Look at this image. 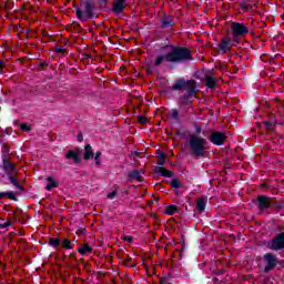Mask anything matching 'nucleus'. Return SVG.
Masks as SVG:
<instances>
[{
  "label": "nucleus",
  "mask_w": 284,
  "mask_h": 284,
  "mask_svg": "<svg viewBox=\"0 0 284 284\" xmlns=\"http://www.w3.org/2000/svg\"><path fill=\"white\" fill-rule=\"evenodd\" d=\"M173 92H181L186 90V93L180 95L181 108L190 105L192 108V98L199 94V82L196 80H185V78H179L175 80L174 84L171 87Z\"/></svg>",
  "instance_id": "1"
},
{
  "label": "nucleus",
  "mask_w": 284,
  "mask_h": 284,
  "mask_svg": "<svg viewBox=\"0 0 284 284\" xmlns=\"http://www.w3.org/2000/svg\"><path fill=\"white\" fill-rule=\"evenodd\" d=\"M207 139L203 138L196 133H192L189 135V151L191 156L194 159H204L205 154H207Z\"/></svg>",
  "instance_id": "2"
},
{
  "label": "nucleus",
  "mask_w": 284,
  "mask_h": 284,
  "mask_svg": "<svg viewBox=\"0 0 284 284\" xmlns=\"http://www.w3.org/2000/svg\"><path fill=\"white\" fill-rule=\"evenodd\" d=\"M166 48H170L169 54L171 55L172 63L183 64L189 61H194V57H192V49H190V47L166 44L162 49L165 50Z\"/></svg>",
  "instance_id": "3"
},
{
  "label": "nucleus",
  "mask_w": 284,
  "mask_h": 284,
  "mask_svg": "<svg viewBox=\"0 0 284 284\" xmlns=\"http://www.w3.org/2000/svg\"><path fill=\"white\" fill-rule=\"evenodd\" d=\"M75 17L79 21L85 22L88 19H94L97 13L94 10L97 9V4H94V0H80V7L74 6Z\"/></svg>",
  "instance_id": "4"
},
{
  "label": "nucleus",
  "mask_w": 284,
  "mask_h": 284,
  "mask_svg": "<svg viewBox=\"0 0 284 284\" xmlns=\"http://www.w3.org/2000/svg\"><path fill=\"white\" fill-rule=\"evenodd\" d=\"M2 170L4 174L8 176V180L11 184L14 185L20 192H26V189L19 183V180H17V176L19 175V169H17V165L10 160H8V155H2Z\"/></svg>",
  "instance_id": "5"
},
{
  "label": "nucleus",
  "mask_w": 284,
  "mask_h": 284,
  "mask_svg": "<svg viewBox=\"0 0 284 284\" xmlns=\"http://www.w3.org/2000/svg\"><path fill=\"white\" fill-rule=\"evenodd\" d=\"M231 34L233 43H241L242 39H245L250 34V27L244 22L233 21L231 22Z\"/></svg>",
  "instance_id": "6"
},
{
  "label": "nucleus",
  "mask_w": 284,
  "mask_h": 284,
  "mask_svg": "<svg viewBox=\"0 0 284 284\" xmlns=\"http://www.w3.org/2000/svg\"><path fill=\"white\" fill-rule=\"evenodd\" d=\"M206 141H209V143H212V145L221 148L227 142V133L225 131L212 130L207 135Z\"/></svg>",
  "instance_id": "7"
},
{
  "label": "nucleus",
  "mask_w": 284,
  "mask_h": 284,
  "mask_svg": "<svg viewBox=\"0 0 284 284\" xmlns=\"http://www.w3.org/2000/svg\"><path fill=\"white\" fill-rule=\"evenodd\" d=\"M264 263H266L264 267V274H270L272 270H274L278 265V257L274 253H265L263 255Z\"/></svg>",
  "instance_id": "8"
},
{
  "label": "nucleus",
  "mask_w": 284,
  "mask_h": 284,
  "mask_svg": "<svg viewBox=\"0 0 284 284\" xmlns=\"http://www.w3.org/2000/svg\"><path fill=\"white\" fill-rule=\"evenodd\" d=\"M254 205L257 206L260 212H265V210H270V207H272V197L264 194H258L254 201Z\"/></svg>",
  "instance_id": "9"
},
{
  "label": "nucleus",
  "mask_w": 284,
  "mask_h": 284,
  "mask_svg": "<svg viewBox=\"0 0 284 284\" xmlns=\"http://www.w3.org/2000/svg\"><path fill=\"white\" fill-rule=\"evenodd\" d=\"M81 152H83L81 148H77L75 151L69 150L67 151L64 159L67 161H72L74 165H81V163H83V158H81Z\"/></svg>",
  "instance_id": "10"
},
{
  "label": "nucleus",
  "mask_w": 284,
  "mask_h": 284,
  "mask_svg": "<svg viewBox=\"0 0 284 284\" xmlns=\"http://www.w3.org/2000/svg\"><path fill=\"white\" fill-rule=\"evenodd\" d=\"M232 45H234V41H232V38L224 37L217 44V48L222 54H227L229 50H232Z\"/></svg>",
  "instance_id": "11"
},
{
  "label": "nucleus",
  "mask_w": 284,
  "mask_h": 284,
  "mask_svg": "<svg viewBox=\"0 0 284 284\" xmlns=\"http://www.w3.org/2000/svg\"><path fill=\"white\" fill-rule=\"evenodd\" d=\"M176 26V22H174V17L172 16H168L164 14L161 19H160V26L159 28L161 30H165L168 28H174Z\"/></svg>",
  "instance_id": "12"
},
{
  "label": "nucleus",
  "mask_w": 284,
  "mask_h": 284,
  "mask_svg": "<svg viewBox=\"0 0 284 284\" xmlns=\"http://www.w3.org/2000/svg\"><path fill=\"white\" fill-rule=\"evenodd\" d=\"M163 63H172V58L170 55V51L166 52L165 54H159L155 58L154 65L155 68H161Z\"/></svg>",
  "instance_id": "13"
},
{
  "label": "nucleus",
  "mask_w": 284,
  "mask_h": 284,
  "mask_svg": "<svg viewBox=\"0 0 284 284\" xmlns=\"http://www.w3.org/2000/svg\"><path fill=\"white\" fill-rule=\"evenodd\" d=\"M126 1L128 0H114L113 7H112V12H114V14H121V12H123V10H125Z\"/></svg>",
  "instance_id": "14"
},
{
  "label": "nucleus",
  "mask_w": 284,
  "mask_h": 284,
  "mask_svg": "<svg viewBox=\"0 0 284 284\" xmlns=\"http://www.w3.org/2000/svg\"><path fill=\"white\" fill-rule=\"evenodd\" d=\"M155 154L158 156V168H162L165 165V160L168 159V155L161 150H156Z\"/></svg>",
  "instance_id": "15"
},
{
  "label": "nucleus",
  "mask_w": 284,
  "mask_h": 284,
  "mask_svg": "<svg viewBox=\"0 0 284 284\" xmlns=\"http://www.w3.org/2000/svg\"><path fill=\"white\" fill-rule=\"evenodd\" d=\"M84 161H90V159H94V151H92V145L87 144L84 146Z\"/></svg>",
  "instance_id": "16"
},
{
  "label": "nucleus",
  "mask_w": 284,
  "mask_h": 284,
  "mask_svg": "<svg viewBox=\"0 0 284 284\" xmlns=\"http://www.w3.org/2000/svg\"><path fill=\"white\" fill-rule=\"evenodd\" d=\"M207 205V201L205 200V197H199L196 200V210L197 212H205V206Z\"/></svg>",
  "instance_id": "17"
},
{
  "label": "nucleus",
  "mask_w": 284,
  "mask_h": 284,
  "mask_svg": "<svg viewBox=\"0 0 284 284\" xmlns=\"http://www.w3.org/2000/svg\"><path fill=\"white\" fill-rule=\"evenodd\" d=\"M78 252L81 254V256H85V254H92V246H90L88 243H84L78 248Z\"/></svg>",
  "instance_id": "18"
},
{
  "label": "nucleus",
  "mask_w": 284,
  "mask_h": 284,
  "mask_svg": "<svg viewBox=\"0 0 284 284\" xmlns=\"http://www.w3.org/2000/svg\"><path fill=\"white\" fill-rule=\"evenodd\" d=\"M170 121H175V123H181V118H179V109H172L168 114Z\"/></svg>",
  "instance_id": "19"
},
{
  "label": "nucleus",
  "mask_w": 284,
  "mask_h": 284,
  "mask_svg": "<svg viewBox=\"0 0 284 284\" xmlns=\"http://www.w3.org/2000/svg\"><path fill=\"white\" fill-rule=\"evenodd\" d=\"M128 179H129V181H139V182H141L142 181L141 180V171L134 170V171L129 172Z\"/></svg>",
  "instance_id": "20"
},
{
  "label": "nucleus",
  "mask_w": 284,
  "mask_h": 284,
  "mask_svg": "<svg viewBox=\"0 0 284 284\" xmlns=\"http://www.w3.org/2000/svg\"><path fill=\"white\" fill-rule=\"evenodd\" d=\"M205 81V85L209 88V90H214L216 88V79L214 77L206 75Z\"/></svg>",
  "instance_id": "21"
},
{
  "label": "nucleus",
  "mask_w": 284,
  "mask_h": 284,
  "mask_svg": "<svg viewBox=\"0 0 284 284\" xmlns=\"http://www.w3.org/2000/svg\"><path fill=\"white\" fill-rule=\"evenodd\" d=\"M47 181H48V184H47V186H45V190H47L48 192H51L53 187H59V182L54 181V178L49 176V178L47 179Z\"/></svg>",
  "instance_id": "22"
},
{
  "label": "nucleus",
  "mask_w": 284,
  "mask_h": 284,
  "mask_svg": "<svg viewBox=\"0 0 284 284\" xmlns=\"http://www.w3.org/2000/svg\"><path fill=\"white\" fill-rule=\"evenodd\" d=\"M171 190H181L183 187V182L179 178L170 181Z\"/></svg>",
  "instance_id": "23"
},
{
  "label": "nucleus",
  "mask_w": 284,
  "mask_h": 284,
  "mask_svg": "<svg viewBox=\"0 0 284 284\" xmlns=\"http://www.w3.org/2000/svg\"><path fill=\"white\" fill-rule=\"evenodd\" d=\"M49 246L53 247L54 250H59V247H61V239L50 237L49 239Z\"/></svg>",
  "instance_id": "24"
},
{
  "label": "nucleus",
  "mask_w": 284,
  "mask_h": 284,
  "mask_svg": "<svg viewBox=\"0 0 284 284\" xmlns=\"http://www.w3.org/2000/svg\"><path fill=\"white\" fill-rule=\"evenodd\" d=\"M271 207H273V210H276V212H281V210H283L284 207V199H282L281 201H271Z\"/></svg>",
  "instance_id": "25"
},
{
  "label": "nucleus",
  "mask_w": 284,
  "mask_h": 284,
  "mask_svg": "<svg viewBox=\"0 0 284 284\" xmlns=\"http://www.w3.org/2000/svg\"><path fill=\"white\" fill-rule=\"evenodd\" d=\"M176 212H179V206L171 204V205L166 206L164 214H168V216H174V214H176Z\"/></svg>",
  "instance_id": "26"
},
{
  "label": "nucleus",
  "mask_w": 284,
  "mask_h": 284,
  "mask_svg": "<svg viewBox=\"0 0 284 284\" xmlns=\"http://www.w3.org/2000/svg\"><path fill=\"white\" fill-rule=\"evenodd\" d=\"M14 8V0H7L4 4L1 6V9L4 12H10Z\"/></svg>",
  "instance_id": "27"
},
{
  "label": "nucleus",
  "mask_w": 284,
  "mask_h": 284,
  "mask_svg": "<svg viewBox=\"0 0 284 284\" xmlns=\"http://www.w3.org/2000/svg\"><path fill=\"white\" fill-rule=\"evenodd\" d=\"M239 7L243 12H247L250 10V0H240Z\"/></svg>",
  "instance_id": "28"
},
{
  "label": "nucleus",
  "mask_w": 284,
  "mask_h": 284,
  "mask_svg": "<svg viewBox=\"0 0 284 284\" xmlns=\"http://www.w3.org/2000/svg\"><path fill=\"white\" fill-rule=\"evenodd\" d=\"M153 174H156L158 176H165V168L153 166Z\"/></svg>",
  "instance_id": "29"
},
{
  "label": "nucleus",
  "mask_w": 284,
  "mask_h": 284,
  "mask_svg": "<svg viewBox=\"0 0 284 284\" xmlns=\"http://www.w3.org/2000/svg\"><path fill=\"white\" fill-rule=\"evenodd\" d=\"M98 8L101 12H105L108 10V0H99Z\"/></svg>",
  "instance_id": "30"
},
{
  "label": "nucleus",
  "mask_w": 284,
  "mask_h": 284,
  "mask_svg": "<svg viewBox=\"0 0 284 284\" xmlns=\"http://www.w3.org/2000/svg\"><path fill=\"white\" fill-rule=\"evenodd\" d=\"M53 52L55 54H68V49H63L62 47H60L59 44H55L54 49H53Z\"/></svg>",
  "instance_id": "31"
},
{
  "label": "nucleus",
  "mask_w": 284,
  "mask_h": 284,
  "mask_svg": "<svg viewBox=\"0 0 284 284\" xmlns=\"http://www.w3.org/2000/svg\"><path fill=\"white\" fill-rule=\"evenodd\" d=\"M64 250H72V242L68 239H64L60 244Z\"/></svg>",
  "instance_id": "32"
},
{
  "label": "nucleus",
  "mask_w": 284,
  "mask_h": 284,
  "mask_svg": "<svg viewBox=\"0 0 284 284\" xmlns=\"http://www.w3.org/2000/svg\"><path fill=\"white\" fill-rule=\"evenodd\" d=\"M265 129L267 132H274V122L272 121H264Z\"/></svg>",
  "instance_id": "33"
},
{
  "label": "nucleus",
  "mask_w": 284,
  "mask_h": 284,
  "mask_svg": "<svg viewBox=\"0 0 284 284\" xmlns=\"http://www.w3.org/2000/svg\"><path fill=\"white\" fill-rule=\"evenodd\" d=\"M3 193H4V197L7 196L8 199H10V201H19V197H17L14 192H3Z\"/></svg>",
  "instance_id": "34"
},
{
  "label": "nucleus",
  "mask_w": 284,
  "mask_h": 284,
  "mask_svg": "<svg viewBox=\"0 0 284 284\" xmlns=\"http://www.w3.org/2000/svg\"><path fill=\"white\" fill-rule=\"evenodd\" d=\"M138 123H140L141 125H148V123H150V121L144 115H139Z\"/></svg>",
  "instance_id": "35"
},
{
  "label": "nucleus",
  "mask_w": 284,
  "mask_h": 284,
  "mask_svg": "<svg viewBox=\"0 0 284 284\" xmlns=\"http://www.w3.org/2000/svg\"><path fill=\"white\" fill-rule=\"evenodd\" d=\"M10 154V145L8 143L2 144V156H8Z\"/></svg>",
  "instance_id": "36"
},
{
  "label": "nucleus",
  "mask_w": 284,
  "mask_h": 284,
  "mask_svg": "<svg viewBox=\"0 0 284 284\" xmlns=\"http://www.w3.org/2000/svg\"><path fill=\"white\" fill-rule=\"evenodd\" d=\"M20 130H22V132H30V130H32V126H30V124L28 123H22L20 124Z\"/></svg>",
  "instance_id": "37"
},
{
  "label": "nucleus",
  "mask_w": 284,
  "mask_h": 284,
  "mask_svg": "<svg viewBox=\"0 0 284 284\" xmlns=\"http://www.w3.org/2000/svg\"><path fill=\"white\" fill-rule=\"evenodd\" d=\"M101 151H98L95 155H93L95 159V165H101Z\"/></svg>",
  "instance_id": "38"
},
{
  "label": "nucleus",
  "mask_w": 284,
  "mask_h": 284,
  "mask_svg": "<svg viewBox=\"0 0 284 284\" xmlns=\"http://www.w3.org/2000/svg\"><path fill=\"white\" fill-rule=\"evenodd\" d=\"M172 176H174V172H172V171L165 169V170H164V178H165V179H172Z\"/></svg>",
  "instance_id": "39"
},
{
  "label": "nucleus",
  "mask_w": 284,
  "mask_h": 284,
  "mask_svg": "<svg viewBox=\"0 0 284 284\" xmlns=\"http://www.w3.org/2000/svg\"><path fill=\"white\" fill-rule=\"evenodd\" d=\"M194 129H195L197 136L201 134V132H203V128H201L199 123L194 124Z\"/></svg>",
  "instance_id": "40"
},
{
  "label": "nucleus",
  "mask_w": 284,
  "mask_h": 284,
  "mask_svg": "<svg viewBox=\"0 0 284 284\" xmlns=\"http://www.w3.org/2000/svg\"><path fill=\"white\" fill-rule=\"evenodd\" d=\"M73 26L74 30H78V32H81V30H83V28H81V23H79L78 21H73Z\"/></svg>",
  "instance_id": "41"
},
{
  "label": "nucleus",
  "mask_w": 284,
  "mask_h": 284,
  "mask_svg": "<svg viewBox=\"0 0 284 284\" xmlns=\"http://www.w3.org/2000/svg\"><path fill=\"white\" fill-rule=\"evenodd\" d=\"M10 225H12V223L10 221H7L0 224V230H6V227H10Z\"/></svg>",
  "instance_id": "42"
},
{
  "label": "nucleus",
  "mask_w": 284,
  "mask_h": 284,
  "mask_svg": "<svg viewBox=\"0 0 284 284\" xmlns=\"http://www.w3.org/2000/svg\"><path fill=\"white\" fill-rule=\"evenodd\" d=\"M116 196V191H112L111 193H109L106 195V199H109V201H113V199Z\"/></svg>",
  "instance_id": "43"
},
{
  "label": "nucleus",
  "mask_w": 284,
  "mask_h": 284,
  "mask_svg": "<svg viewBox=\"0 0 284 284\" xmlns=\"http://www.w3.org/2000/svg\"><path fill=\"white\" fill-rule=\"evenodd\" d=\"M123 241H126V243H133L134 242V237L133 236H130V235H125L123 237Z\"/></svg>",
  "instance_id": "44"
},
{
  "label": "nucleus",
  "mask_w": 284,
  "mask_h": 284,
  "mask_svg": "<svg viewBox=\"0 0 284 284\" xmlns=\"http://www.w3.org/2000/svg\"><path fill=\"white\" fill-rule=\"evenodd\" d=\"M82 59H83L84 61H90V59H92V54H90V53H84V54L82 55Z\"/></svg>",
  "instance_id": "45"
},
{
  "label": "nucleus",
  "mask_w": 284,
  "mask_h": 284,
  "mask_svg": "<svg viewBox=\"0 0 284 284\" xmlns=\"http://www.w3.org/2000/svg\"><path fill=\"white\" fill-rule=\"evenodd\" d=\"M170 283V277H161L160 278V284H168Z\"/></svg>",
  "instance_id": "46"
},
{
  "label": "nucleus",
  "mask_w": 284,
  "mask_h": 284,
  "mask_svg": "<svg viewBox=\"0 0 284 284\" xmlns=\"http://www.w3.org/2000/svg\"><path fill=\"white\" fill-rule=\"evenodd\" d=\"M78 142L83 143V133L81 132L78 133Z\"/></svg>",
  "instance_id": "47"
},
{
  "label": "nucleus",
  "mask_w": 284,
  "mask_h": 284,
  "mask_svg": "<svg viewBox=\"0 0 284 284\" xmlns=\"http://www.w3.org/2000/svg\"><path fill=\"white\" fill-rule=\"evenodd\" d=\"M3 68H6V61L0 60V72L3 71Z\"/></svg>",
  "instance_id": "48"
},
{
  "label": "nucleus",
  "mask_w": 284,
  "mask_h": 284,
  "mask_svg": "<svg viewBox=\"0 0 284 284\" xmlns=\"http://www.w3.org/2000/svg\"><path fill=\"white\" fill-rule=\"evenodd\" d=\"M175 134L176 136H185V132H181V130H178Z\"/></svg>",
  "instance_id": "49"
},
{
  "label": "nucleus",
  "mask_w": 284,
  "mask_h": 284,
  "mask_svg": "<svg viewBox=\"0 0 284 284\" xmlns=\"http://www.w3.org/2000/svg\"><path fill=\"white\" fill-rule=\"evenodd\" d=\"M48 63L45 61H41L39 63V68H47Z\"/></svg>",
  "instance_id": "50"
},
{
  "label": "nucleus",
  "mask_w": 284,
  "mask_h": 284,
  "mask_svg": "<svg viewBox=\"0 0 284 284\" xmlns=\"http://www.w3.org/2000/svg\"><path fill=\"white\" fill-rule=\"evenodd\" d=\"M87 230L85 229H79L77 234H85Z\"/></svg>",
  "instance_id": "51"
},
{
  "label": "nucleus",
  "mask_w": 284,
  "mask_h": 284,
  "mask_svg": "<svg viewBox=\"0 0 284 284\" xmlns=\"http://www.w3.org/2000/svg\"><path fill=\"white\" fill-rule=\"evenodd\" d=\"M130 261H132V257L128 256L126 260H123V263H124L125 265H129Z\"/></svg>",
  "instance_id": "52"
},
{
  "label": "nucleus",
  "mask_w": 284,
  "mask_h": 284,
  "mask_svg": "<svg viewBox=\"0 0 284 284\" xmlns=\"http://www.w3.org/2000/svg\"><path fill=\"white\" fill-rule=\"evenodd\" d=\"M1 199H6V193L0 192V201H1Z\"/></svg>",
  "instance_id": "53"
},
{
  "label": "nucleus",
  "mask_w": 284,
  "mask_h": 284,
  "mask_svg": "<svg viewBox=\"0 0 284 284\" xmlns=\"http://www.w3.org/2000/svg\"><path fill=\"white\" fill-rule=\"evenodd\" d=\"M69 256H70V258H75L77 260V254L75 253H71Z\"/></svg>",
  "instance_id": "54"
},
{
  "label": "nucleus",
  "mask_w": 284,
  "mask_h": 284,
  "mask_svg": "<svg viewBox=\"0 0 284 284\" xmlns=\"http://www.w3.org/2000/svg\"><path fill=\"white\" fill-rule=\"evenodd\" d=\"M277 265H284V261L283 260H278Z\"/></svg>",
  "instance_id": "55"
},
{
  "label": "nucleus",
  "mask_w": 284,
  "mask_h": 284,
  "mask_svg": "<svg viewBox=\"0 0 284 284\" xmlns=\"http://www.w3.org/2000/svg\"><path fill=\"white\" fill-rule=\"evenodd\" d=\"M248 34H251V37H256V33H254V31H250Z\"/></svg>",
  "instance_id": "56"
},
{
  "label": "nucleus",
  "mask_w": 284,
  "mask_h": 284,
  "mask_svg": "<svg viewBox=\"0 0 284 284\" xmlns=\"http://www.w3.org/2000/svg\"><path fill=\"white\" fill-rule=\"evenodd\" d=\"M13 219H19V215L17 214V212H13Z\"/></svg>",
  "instance_id": "57"
},
{
  "label": "nucleus",
  "mask_w": 284,
  "mask_h": 284,
  "mask_svg": "<svg viewBox=\"0 0 284 284\" xmlns=\"http://www.w3.org/2000/svg\"><path fill=\"white\" fill-rule=\"evenodd\" d=\"M130 191H128V189H124L122 194H129Z\"/></svg>",
  "instance_id": "58"
},
{
  "label": "nucleus",
  "mask_w": 284,
  "mask_h": 284,
  "mask_svg": "<svg viewBox=\"0 0 284 284\" xmlns=\"http://www.w3.org/2000/svg\"><path fill=\"white\" fill-rule=\"evenodd\" d=\"M146 74H152V69H148Z\"/></svg>",
  "instance_id": "59"
},
{
  "label": "nucleus",
  "mask_w": 284,
  "mask_h": 284,
  "mask_svg": "<svg viewBox=\"0 0 284 284\" xmlns=\"http://www.w3.org/2000/svg\"><path fill=\"white\" fill-rule=\"evenodd\" d=\"M131 267H132V268L136 267V264H131Z\"/></svg>",
  "instance_id": "60"
},
{
  "label": "nucleus",
  "mask_w": 284,
  "mask_h": 284,
  "mask_svg": "<svg viewBox=\"0 0 284 284\" xmlns=\"http://www.w3.org/2000/svg\"><path fill=\"white\" fill-rule=\"evenodd\" d=\"M135 156H140V153H139V152H135Z\"/></svg>",
  "instance_id": "61"
},
{
  "label": "nucleus",
  "mask_w": 284,
  "mask_h": 284,
  "mask_svg": "<svg viewBox=\"0 0 284 284\" xmlns=\"http://www.w3.org/2000/svg\"><path fill=\"white\" fill-rule=\"evenodd\" d=\"M3 185H8V182H4Z\"/></svg>",
  "instance_id": "62"
},
{
  "label": "nucleus",
  "mask_w": 284,
  "mask_h": 284,
  "mask_svg": "<svg viewBox=\"0 0 284 284\" xmlns=\"http://www.w3.org/2000/svg\"><path fill=\"white\" fill-rule=\"evenodd\" d=\"M280 216H284V213H281Z\"/></svg>",
  "instance_id": "63"
},
{
  "label": "nucleus",
  "mask_w": 284,
  "mask_h": 284,
  "mask_svg": "<svg viewBox=\"0 0 284 284\" xmlns=\"http://www.w3.org/2000/svg\"><path fill=\"white\" fill-rule=\"evenodd\" d=\"M185 110H186V112H187L189 109H185Z\"/></svg>",
  "instance_id": "64"
}]
</instances>
